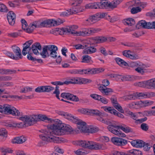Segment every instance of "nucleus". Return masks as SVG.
<instances>
[{
	"instance_id": "48",
	"label": "nucleus",
	"mask_w": 155,
	"mask_h": 155,
	"mask_svg": "<svg viewBox=\"0 0 155 155\" xmlns=\"http://www.w3.org/2000/svg\"><path fill=\"white\" fill-rule=\"evenodd\" d=\"M38 121L39 120H41L42 121H45L47 120L48 121H50L51 120V119L48 118L45 115H39L38 116Z\"/></svg>"
},
{
	"instance_id": "21",
	"label": "nucleus",
	"mask_w": 155,
	"mask_h": 155,
	"mask_svg": "<svg viewBox=\"0 0 155 155\" xmlns=\"http://www.w3.org/2000/svg\"><path fill=\"white\" fill-rule=\"evenodd\" d=\"M130 50H125L122 52L123 55L126 57L129 58L133 60H136L139 58V56L136 54H131Z\"/></svg>"
},
{
	"instance_id": "4",
	"label": "nucleus",
	"mask_w": 155,
	"mask_h": 155,
	"mask_svg": "<svg viewBox=\"0 0 155 155\" xmlns=\"http://www.w3.org/2000/svg\"><path fill=\"white\" fill-rule=\"evenodd\" d=\"M104 71L103 68H95L83 69H72L68 71L71 74H92L100 73Z\"/></svg>"
},
{
	"instance_id": "33",
	"label": "nucleus",
	"mask_w": 155,
	"mask_h": 155,
	"mask_svg": "<svg viewBox=\"0 0 155 155\" xmlns=\"http://www.w3.org/2000/svg\"><path fill=\"white\" fill-rule=\"evenodd\" d=\"M94 40L96 43H100L106 41L107 40V38L105 37H98L94 38Z\"/></svg>"
},
{
	"instance_id": "49",
	"label": "nucleus",
	"mask_w": 155,
	"mask_h": 155,
	"mask_svg": "<svg viewBox=\"0 0 155 155\" xmlns=\"http://www.w3.org/2000/svg\"><path fill=\"white\" fill-rule=\"evenodd\" d=\"M72 9L73 14H76L79 12H83L84 10V8L80 7H77Z\"/></svg>"
},
{
	"instance_id": "39",
	"label": "nucleus",
	"mask_w": 155,
	"mask_h": 155,
	"mask_svg": "<svg viewBox=\"0 0 155 155\" xmlns=\"http://www.w3.org/2000/svg\"><path fill=\"white\" fill-rule=\"evenodd\" d=\"M25 124L22 123H12L11 124H7L6 126L8 127H21Z\"/></svg>"
},
{
	"instance_id": "18",
	"label": "nucleus",
	"mask_w": 155,
	"mask_h": 155,
	"mask_svg": "<svg viewBox=\"0 0 155 155\" xmlns=\"http://www.w3.org/2000/svg\"><path fill=\"white\" fill-rule=\"evenodd\" d=\"M7 18L9 24L12 25H13L15 21V14L12 11H10L7 15Z\"/></svg>"
},
{
	"instance_id": "42",
	"label": "nucleus",
	"mask_w": 155,
	"mask_h": 155,
	"mask_svg": "<svg viewBox=\"0 0 155 155\" xmlns=\"http://www.w3.org/2000/svg\"><path fill=\"white\" fill-rule=\"evenodd\" d=\"M98 130V128L95 127L91 126L87 129L86 132L93 133L97 132Z\"/></svg>"
},
{
	"instance_id": "6",
	"label": "nucleus",
	"mask_w": 155,
	"mask_h": 155,
	"mask_svg": "<svg viewBox=\"0 0 155 155\" xmlns=\"http://www.w3.org/2000/svg\"><path fill=\"white\" fill-rule=\"evenodd\" d=\"M74 144L91 149H100L101 146L97 143L93 141L78 140L74 142Z\"/></svg>"
},
{
	"instance_id": "57",
	"label": "nucleus",
	"mask_w": 155,
	"mask_h": 155,
	"mask_svg": "<svg viewBox=\"0 0 155 155\" xmlns=\"http://www.w3.org/2000/svg\"><path fill=\"white\" fill-rule=\"evenodd\" d=\"M35 91L37 93L45 92L44 86H39L35 89Z\"/></svg>"
},
{
	"instance_id": "53",
	"label": "nucleus",
	"mask_w": 155,
	"mask_h": 155,
	"mask_svg": "<svg viewBox=\"0 0 155 155\" xmlns=\"http://www.w3.org/2000/svg\"><path fill=\"white\" fill-rule=\"evenodd\" d=\"M151 147V146L149 144L147 143H146L144 142V143L143 144V146H142V147H143L144 150L146 151H148Z\"/></svg>"
},
{
	"instance_id": "24",
	"label": "nucleus",
	"mask_w": 155,
	"mask_h": 155,
	"mask_svg": "<svg viewBox=\"0 0 155 155\" xmlns=\"http://www.w3.org/2000/svg\"><path fill=\"white\" fill-rule=\"evenodd\" d=\"M48 25L51 26H55L59 25L63 23V21L61 19H59L56 21L53 19H48Z\"/></svg>"
},
{
	"instance_id": "13",
	"label": "nucleus",
	"mask_w": 155,
	"mask_h": 155,
	"mask_svg": "<svg viewBox=\"0 0 155 155\" xmlns=\"http://www.w3.org/2000/svg\"><path fill=\"white\" fill-rule=\"evenodd\" d=\"M48 20L41 21L40 20L36 21L31 23L29 26L33 27L34 28H41L48 25Z\"/></svg>"
},
{
	"instance_id": "22",
	"label": "nucleus",
	"mask_w": 155,
	"mask_h": 155,
	"mask_svg": "<svg viewBox=\"0 0 155 155\" xmlns=\"http://www.w3.org/2000/svg\"><path fill=\"white\" fill-rule=\"evenodd\" d=\"M97 51L96 48L93 46H90L85 48L83 51L84 54H93Z\"/></svg>"
},
{
	"instance_id": "61",
	"label": "nucleus",
	"mask_w": 155,
	"mask_h": 155,
	"mask_svg": "<svg viewBox=\"0 0 155 155\" xmlns=\"http://www.w3.org/2000/svg\"><path fill=\"white\" fill-rule=\"evenodd\" d=\"M114 107L120 112L122 113H124V110L123 109L121 106L119 104H118L117 105H115Z\"/></svg>"
},
{
	"instance_id": "62",
	"label": "nucleus",
	"mask_w": 155,
	"mask_h": 155,
	"mask_svg": "<svg viewBox=\"0 0 155 155\" xmlns=\"http://www.w3.org/2000/svg\"><path fill=\"white\" fill-rule=\"evenodd\" d=\"M54 149L55 150L59 153L63 154L64 152V150L60 147L58 146H55L54 147Z\"/></svg>"
},
{
	"instance_id": "41",
	"label": "nucleus",
	"mask_w": 155,
	"mask_h": 155,
	"mask_svg": "<svg viewBox=\"0 0 155 155\" xmlns=\"http://www.w3.org/2000/svg\"><path fill=\"white\" fill-rule=\"evenodd\" d=\"M147 81L144 82H139L135 83L134 85L136 86H139L141 87L148 88L147 85Z\"/></svg>"
},
{
	"instance_id": "9",
	"label": "nucleus",
	"mask_w": 155,
	"mask_h": 155,
	"mask_svg": "<svg viewBox=\"0 0 155 155\" xmlns=\"http://www.w3.org/2000/svg\"><path fill=\"white\" fill-rule=\"evenodd\" d=\"M102 83V84H100L98 87L100 91L103 94L106 96L111 95L114 92L113 89L106 87L109 84V81L107 79H104L103 80Z\"/></svg>"
},
{
	"instance_id": "1",
	"label": "nucleus",
	"mask_w": 155,
	"mask_h": 155,
	"mask_svg": "<svg viewBox=\"0 0 155 155\" xmlns=\"http://www.w3.org/2000/svg\"><path fill=\"white\" fill-rule=\"evenodd\" d=\"M54 124L48 126V128L43 131L42 134L39 137L43 140L56 143H60L63 140L61 137H56L54 135H62L66 132H71L73 131L72 128L69 125L62 123V121L55 119Z\"/></svg>"
},
{
	"instance_id": "52",
	"label": "nucleus",
	"mask_w": 155,
	"mask_h": 155,
	"mask_svg": "<svg viewBox=\"0 0 155 155\" xmlns=\"http://www.w3.org/2000/svg\"><path fill=\"white\" fill-rule=\"evenodd\" d=\"M31 49V48H23V49L22 50V54L24 56H25L27 54L31 53L30 52V51Z\"/></svg>"
},
{
	"instance_id": "8",
	"label": "nucleus",
	"mask_w": 155,
	"mask_h": 155,
	"mask_svg": "<svg viewBox=\"0 0 155 155\" xmlns=\"http://www.w3.org/2000/svg\"><path fill=\"white\" fill-rule=\"evenodd\" d=\"M21 115L19 116V119L27 124L28 126H31L38 121V118L37 115H22V113H20Z\"/></svg>"
},
{
	"instance_id": "2",
	"label": "nucleus",
	"mask_w": 155,
	"mask_h": 155,
	"mask_svg": "<svg viewBox=\"0 0 155 155\" xmlns=\"http://www.w3.org/2000/svg\"><path fill=\"white\" fill-rule=\"evenodd\" d=\"M78 27L77 25H72L67 26L66 28H56L50 31V33L54 34L56 32H62L63 34L68 33L71 34H76L78 36H86L89 35V28L83 29L82 31L77 32L75 30L77 29Z\"/></svg>"
},
{
	"instance_id": "55",
	"label": "nucleus",
	"mask_w": 155,
	"mask_h": 155,
	"mask_svg": "<svg viewBox=\"0 0 155 155\" xmlns=\"http://www.w3.org/2000/svg\"><path fill=\"white\" fill-rule=\"evenodd\" d=\"M12 78L9 76H0V81H10L12 80Z\"/></svg>"
},
{
	"instance_id": "58",
	"label": "nucleus",
	"mask_w": 155,
	"mask_h": 155,
	"mask_svg": "<svg viewBox=\"0 0 155 155\" xmlns=\"http://www.w3.org/2000/svg\"><path fill=\"white\" fill-rule=\"evenodd\" d=\"M44 87L45 92H50L53 90L54 89V87L49 86H45Z\"/></svg>"
},
{
	"instance_id": "64",
	"label": "nucleus",
	"mask_w": 155,
	"mask_h": 155,
	"mask_svg": "<svg viewBox=\"0 0 155 155\" xmlns=\"http://www.w3.org/2000/svg\"><path fill=\"white\" fill-rule=\"evenodd\" d=\"M140 128L143 130L147 131L149 129V127L147 124L143 123L141 125Z\"/></svg>"
},
{
	"instance_id": "50",
	"label": "nucleus",
	"mask_w": 155,
	"mask_h": 155,
	"mask_svg": "<svg viewBox=\"0 0 155 155\" xmlns=\"http://www.w3.org/2000/svg\"><path fill=\"white\" fill-rule=\"evenodd\" d=\"M82 0H70V3L71 5L74 6H78V5L81 3Z\"/></svg>"
},
{
	"instance_id": "63",
	"label": "nucleus",
	"mask_w": 155,
	"mask_h": 155,
	"mask_svg": "<svg viewBox=\"0 0 155 155\" xmlns=\"http://www.w3.org/2000/svg\"><path fill=\"white\" fill-rule=\"evenodd\" d=\"M0 135L5 137L7 136V132L5 128H2L0 129Z\"/></svg>"
},
{
	"instance_id": "36",
	"label": "nucleus",
	"mask_w": 155,
	"mask_h": 155,
	"mask_svg": "<svg viewBox=\"0 0 155 155\" xmlns=\"http://www.w3.org/2000/svg\"><path fill=\"white\" fill-rule=\"evenodd\" d=\"M104 111L110 114H114L116 112V110L114 109L113 107L108 106H105L103 107Z\"/></svg>"
},
{
	"instance_id": "60",
	"label": "nucleus",
	"mask_w": 155,
	"mask_h": 155,
	"mask_svg": "<svg viewBox=\"0 0 155 155\" xmlns=\"http://www.w3.org/2000/svg\"><path fill=\"white\" fill-rule=\"evenodd\" d=\"M16 72V70L14 69H5V74H15Z\"/></svg>"
},
{
	"instance_id": "40",
	"label": "nucleus",
	"mask_w": 155,
	"mask_h": 155,
	"mask_svg": "<svg viewBox=\"0 0 155 155\" xmlns=\"http://www.w3.org/2000/svg\"><path fill=\"white\" fill-rule=\"evenodd\" d=\"M72 14H73L72 9H70L61 13L60 15L62 16H65Z\"/></svg>"
},
{
	"instance_id": "12",
	"label": "nucleus",
	"mask_w": 155,
	"mask_h": 155,
	"mask_svg": "<svg viewBox=\"0 0 155 155\" xmlns=\"http://www.w3.org/2000/svg\"><path fill=\"white\" fill-rule=\"evenodd\" d=\"M138 25L145 28L155 29V21L147 22L145 21L141 20L139 22Z\"/></svg>"
},
{
	"instance_id": "54",
	"label": "nucleus",
	"mask_w": 155,
	"mask_h": 155,
	"mask_svg": "<svg viewBox=\"0 0 155 155\" xmlns=\"http://www.w3.org/2000/svg\"><path fill=\"white\" fill-rule=\"evenodd\" d=\"M141 9L139 7H133L131 10V12L132 14H136L140 12Z\"/></svg>"
},
{
	"instance_id": "17",
	"label": "nucleus",
	"mask_w": 155,
	"mask_h": 155,
	"mask_svg": "<svg viewBox=\"0 0 155 155\" xmlns=\"http://www.w3.org/2000/svg\"><path fill=\"white\" fill-rule=\"evenodd\" d=\"M111 141L115 144L118 146L123 145L127 143L126 140L118 137L112 138Z\"/></svg>"
},
{
	"instance_id": "47",
	"label": "nucleus",
	"mask_w": 155,
	"mask_h": 155,
	"mask_svg": "<svg viewBox=\"0 0 155 155\" xmlns=\"http://www.w3.org/2000/svg\"><path fill=\"white\" fill-rule=\"evenodd\" d=\"M8 9L6 6L4 4L0 2V12H7Z\"/></svg>"
},
{
	"instance_id": "46",
	"label": "nucleus",
	"mask_w": 155,
	"mask_h": 155,
	"mask_svg": "<svg viewBox=\"0 0 155 155\" xmlns=\"http://www.w3.org/2000/svg\"><path fill=\"white\" fill-rule=\"evenodd\" d=\"M154 103L153 101L146 100L143 101V107H145L152 105Z\"/></svg>"
},
{
	"instance_id": "43",
	"label": "nucleus",
	"mask_w": 155,
	"mask_h": 155,
	"mask_svg": "<svg viewBox=\"0 0 155 155\" xmlns=\"http://www.w3.org/2000/svg\"><path fill=\"white\" fill-rule=\"evenodd\" d=\"M143 116H150L152 115H155V111L154 110H151L150 111H145L144 112H141Z\"/></svg>"
},
{
	"instance_id": "19",
	"label": "nucleus",
	"mask_w": 155,
	"mask_h": 155,
	"mask_svg": "<svg viewBox=\"0 0 155 155\" xmlns=\"http://www.w3.org/2000/svg\"><path fill=\"white\" fill-rule=\"evenodd\" d=\"M74 123L77 124L78 127L81 131L86 132L87 128L86 126V124L85 122L82 121L81 120L77 118V122Z\"/></svg>"
},
{
	"instance_id": "51",
	"label": "nucleus",
	"mask_w": 155,
	"mask_h": 155,
	"mask_svg": "<svg viewBox=\"0 0 155 155\" xmlns=\"http://www.w3.org/2000/svg\"><path fill=\"white\" fill-rule=\"evenodd\" d=\"M133 76H131L130 75H127L122 77V78H121V80L123 81H131L133 80Z\"/></svg>"
},
{
	"instance_id": "20",
	"label": "nucleus",
	"mask_w": 155,
	"mask_h": 155,
	"mask_svg": "<svg viewBox=\"0 0 155 155\" xmlns=\"http://www.w3.org/2000/svg\"><path fill=\"white\" fill-rule=\"evenodd\" d=\"M41 46L39 42H36L32 45L31 49L33 53L35 55H38L39 54L38 50L41 51Z\"/></svg>"
},
{
	"instance_id": "26",
	"label": "nucleus",
	"mask_w": 155,
	"mask_h": 155,
	"mask_svg": "<svg viewBox=\"0 0 155 155\" xmlns=\"http://www.w3.org/2000/svg\"><path fill=\"white\" fill-rule=\"evenodd\" d=\"M64 117L74 123L76 122L77 121V117L67 112L66 113Z\"/></svg>"
},
{
	"instance_id": "29",
	"label": "nucleus",
	"mask_w": 155,
	"mask_h": 155,
	"mask_svg": "<svg viewBox=\"0 0 155 155\" xmlns=\"http://www.w3.org/2000/svg\"><path fill=\"white\" fill-rule=\"evenodd\" d=\"M115 61L121 67H126L128 65V64L126 62L119 58H116Z\"/></svg>"
},
{
	"instance_id": "3",
	"label": "nucleus",
	"mask_w": 155,
	"mask_h": 155,
	"mask_svg": "<svg viewBox=\"0 0 155 155\" xmlns=\"http://www.w3.org/2000/svg\"><path fill=\"white\" fill-rule=\"evenodd\" d=\"M58 50L57 47L53 45L45 46L42 48V52L41 54L44 58L47 56H50L51 57L55 58L57 57L56 51Z\"/></svg>"
},
{
	"instance_id": "5",
	"label": "nucleus",
	"mask_w": 155,
	"mask_h": 155,
	"mask_svg": "<svg viewBox=\"0 0 155 155\" xmlns=\"http://www.w3.org/2000/svg\"><path fill=\"white\" fill-rule=\"evenodd\" d=\"M0 112L5 114H12L15 116H19L21 115L18 110L14 107L7 104L0 105Z\"/></svg>"
},
{
	"instance_id": "32",
	"label": "nucleus",
	"mask_w": 155,
	"mask_h": 155,
	"mask_svg": "<svg viewBox=\"0 0 155 155\" xmlns=\"http://www.w3.org/2000/svg\"><path fill=\"white\" fill-rule=\"evenodd\" d=\"M124 23L125 25L131 26L135 24V21L134 19L129 18L125 20Z\"/></svg>"
},
{
	"instance_id": "27",
	"label": "nucleus",
	"mask_w": 155,
	"mask_h": 155,
	"mask_svg": "<svg viewBox=\"0 0 155 155\" xmlns=\"http://www.w3.org/2000/svg\"><path fill=\"white\" fill-rule=\"evenodd\" d=\"M81 62L86 63H91L92 62L91 58L88 55H83L81 58Z\"/></svg>"
},
{
	"instance_id": "59",
	"label": "nucleus",
	"mask_w": 155,
	"mask_h": 155,
	"mask_svg": "<svg viewBox=\"0 0 155 155\" xmlns=\"http://www.w3.org/2000/svg\"><path fill=\"white\" fill-rule=\"evenodd\" d=\"M75 153L77 155L85 154L87 153V152L82 149H79L75 151Z\"/></svg>"
},
{
	"instance_id": "35",
	"label": "nucleus",
	"mask_w": 155,
	"mask_h": 155,
	"mask_svg": "<svg viewBox=\"0 0 155 155\" xmlns=\"http://www.w3.org/2000/svg\"><path fill=\"white\" fill-rule=\"evenodd\" d=\"M147 5V3L145 2H141L140 1L136 0L135 1L134 5L136 7H140L143 8H144Z\"/></svg>"
},
{
	"instance_id": "15",
	"label": "nucleus",
	"mask_w": 155,
	"mask_h": 155,
	"mask_svg": "<svg viewBox=\"0 0 155 155\" xmlns=\"http://www.w3.org/2000/svg\"><path fill=\"white\" fill-rule=\"evenodd\" d=\"M12 48L13 51L15 55V58H14V60H18L21 59L22 58V56L19 48L15 46H12Z\"/></svg>"
},
{
	"instance_id": "44",
	"label": "nucleus",
	"mask_w": 155,
	"mask_h": 155,
	"mask_svg": "<svg viewBox=\"0 0 155 155\" xmlns=\"http://www.w3.org/2000/svg\"><path fill=\"white\" fill-rule=\"evenodd\" d=\"M140 113L141 114V113L139 112L137 113H133L130 111H129L128 114L131 118L134 120H137L136 119L138 116V114Z\"/></svg>"
},
{
	"instance_id": "25",
	"label": "nucleus",
	"mask_w": 155,
	"mask_h": 155,
	"mask_svg": "<svg viewBox=\"0 0 155 155\" xmlns=\"http://www.w3.org/2000/svg\"><path fill=\"white\" fill-rule=\"evenodd\" d=\"M26 140V138L24 136L18 137L15 138L12 140L13 143H22Z\"/></svg>"
},
{
	"instance_id": "30",
	"label": "nucleus",
	"mask_w": 155,
	"mask_h": 155,
	"mask_svg": "<svg viewBox=\"0 0 155 155\" xmlns=\"http://www.w3.org/2000/svg\"><path fill=\"white\" fill-rule=\"evenodd\" d=\"M121 129L126 133H128L132 132V129L130 127L125 125L123 124V125L120 126L119 129Z\"/></svg>"
},
{
	"instance_id": "37",
	"label": "nucleus",
	"mask_w": 155,
	"mask_h": 155,
	"mask_svg": "<svg viewBox=\"0 0 155 155\" xmlns=\"http://www.w3.org/2000/svg\"><path fill=\"white\" fill-rule=\"evenodd\" d=\"M123 98L125 101H127L132 100H135L136 99V96L134 93L130 94L123 97Z\"/></svg>"
},
{
	"instance_id": "7",
	"label": "nucleus",
	"mask_w": 155,
	"mask_h": 155,
	"mask_svg": "<svg viewBox=\"0 0 155 155\" xmlns=\"http://www.w3.org/2000/svg\"><path fill=\"white\" fill-rule=\"evenodd\" d=\"M120 126L118 125L114 121H111L110 124L107 127L108 130L114 134L120 137H124L126 135L119 129Z\"/></svg>"
},
{
	"instance_id": "23",
	"label": "nucleus",
	"mask_w": 155,
	"mask_h": 155,
	"mask_svg": "<svg viewBox=\"0 0 155 155\" xmlns=\"http://www.w3.org/2000/svg\"><path fill=\"white\" fill-rule=\"evenodd\" d=\"M131 143L133 147H141L144 143V141L141 140H134L132 141Z\"/></svg>"
},
{
	"instance_id": "56",
	"label": "nucleus",
	"mask_w": 155,
	"mask_h": 155,
	"mask_svg": "<svg viewBox=\"0 0 155 155\" xmlns=\"http://www.w3.org/2000/svg\"><path fill=\"white\" fill-rule=\"evenodd\" d=\"M21 22L22 25V28L24 30H25L27 28L28 26L26 21L25 19H22L21 20Z\"/></svg>"
},
{
	"instance_id": "28",
	"label": "nucleus",
	"mask_w": 155,
	"mask_h": 155,
	"mask_svg": "<svg viewBox=\"0 0 155 155\" xmlns=\"http://www.w3.org/2000/svg\"><path fill=\"white\" fill-rule=\"evenodd\" d=\"M123 0H114L111 2H109V8L112 9L117 7Z\"/></svg>"
},
{
	"instance_id": "16",
	"label": "nucleus",
	"mask_w": 155,
	"mask_h": 155,
	"mask_svg": "<svg viewBox=\"0 0 155 155\" xmlns=\"http://www.w3.org/2000/svg\"><path fill=\"white\" fill-rule=\"evenodd\" d=\"M99 20V18L97 14L90 16L86 20V24L87 25H90L94 23Z\"/></svg>"
},
{
	"instance_id": "31",
	"label": "nucleus",
	"mask_w": 155,
	"mask_h": 155,
	"mask_svg": "<svg viewBox=\"0 0 155 155\" xmlns=\"http://www.w3.org/2000/svg\"><path fill=\"white\" fill-rule=\"evenodd\" d=\"M145 67L146 66L144 65L142 63H140V65L135 69V70L137 72L143 74L144 72V69Z\"/></svg>"
},
{
	"instance_id": "10",
	"label": "nucleus",
	"mask_w": 155,
	"mask_h": 155,
	"mask_svg": "<svg viewBox=\"0 0 155 155\" xmlns=\"http://www.w3.org/2000/svg\"><path fill=\"white\" fill-rule=\"evenodd\" d=\"M107 7L109 8V4L106 0H102L100 2L89 3L85 6V8L87 9H104Z\"/></svg>"
},
{
	"instance_id": "38",
	"label": "nucleus",
	"mask_w": 155,
	"mask_h": 155,
	"mask_svg": "<svg viewBox=\"0 0 155 155\" xmlns=\"http://www.w3.org/2000/svg\"><path fill=\"white\" fill-rule=\"evenodd\" d=\"M128 155H142V153L139 150L133 149L129 151Z\"/></svg>"
},
{
	"instance_id": "45",
	"label": "nucleus",
	"mask_w": 155,
	"mask_h": 155,
	"mask_svg": "<svg viewBox=\"0 0 155 155\" xmlns=\"http://www.w3.org/2000/svg\"><path fill=\"white\" fill-rule=\"evenodd\" d=\"M89 113L98 116H102L103 113L97 110L90 109Z\"/></svg>"
},
{
	"instance_id": "34",
	"label": "nucleus",
	"mask_w": 155,
	"mask_h": 155,
	"mask_svg": "<svg viewBox=\"0 0 155 155\" xmlns=\"http://www.w3.org/2000/svg\"><path fill=\"white\" fill-rule=\"evenodd\" d=\"M147 85L149 88L155 89V78L148 80Z\"/></svg>"
},
{
	"instance_id": "14",
	"label": "nucleus",
	"mask_w": 155,
	"mask_h": 155,
	"mask_svg": "<svg viewBox=\"0 0 155 155\" xmlns=\"http://www.w3.org/2000/svg\"><path fill=\"white\" fill-rule=\"evenodd\" d=\"M61 97L66 98L68 100L77 101H79V99L77 97L73 94L67 93H63L61 94Z\"/></svg>"
},
{
	"instance_id": "11",
	"label": "nucleus",
	"mask_w": 155,
	"mask_h": 155,
	"mask_svg": "<svg viewBox=\"0 0 155 155\" xmlns=\"http://www.w3.org/2000/svg\"><path fill=\"white\" fill-rule=\"evenodd\" d=\"M71 84H85L89 83L92 81L90 79L81 78L73 77L70 79Z\"/></svg>"
}]
</instances>
